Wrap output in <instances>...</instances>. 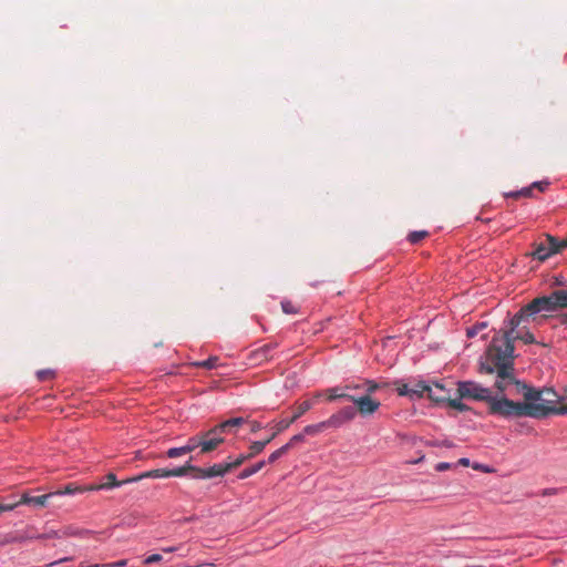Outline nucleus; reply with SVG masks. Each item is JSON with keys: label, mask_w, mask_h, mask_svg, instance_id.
<instances>
[{"label": "nucleus", "mask_w": 567, "mask_h": 567, "mask_svg": "<svg viewBox=\"0 0 567 567\" xmlns=\"http://www.w3.org/2000/svg\"><path fill=\"white\" fill-rule=\"evenodd\" d=\"M480 372L496 373L495 388L508 394L507 401H495L494 410L499 417H535L549 414L565 415L559 395L549 388L536 389L516 380L514 375L513 347L506 336H499L487 347L480 359Z\"/></svg>", "instance_id": "obj_1"}, {"label": "nucleus", "mask_w": 567, "mask_h": 567, "mask_svg": "<svg viewBox=\"0 0 567 567\" xmlns=\"http://www.w3.org/2000/svg\"><path fill=\"white\" fill-rule=\"evenodd\" d=\"M565 307H567L566 290H555L548 296L535 298L511 318L512 330L537 313L554 312Z\"/></svg>", "instance_id": "obj_2"}, {"label": "nucleus", "mask_w": 567, "mask_h": 567, "mask_svg": "<svg viewBox=\"0 0 567 567\" xmlns=\"http://www.w3.org/2000/svg\"><path fill=\"white\" fill-rule=\"evenodd\" d=\"M457 392L460 398L485 401L487 403L488 413L496 416H499V414L495 412L493 408L494 402L508 400V394L505 391L497 389V393L492 395L489 389L484 388L474 381H460L457 383Z\"/></svg>", "instance_id": "obj_3"}, {"label": "nucleus", "mask_w": 567, "mask_h": 567, "mask_svg": "<svg viewBox=\"0 0 567 567\" xmlns=\"http://www.w3.org/2000/svg\"><path fill=\"white\" fill-rule=\"evenodd\" d=\"M187 474L186 467L176 468H155L143 472L136 476L124 480V483H136L145 478H167V477H181Z\"/></svg>", "instance_id": "obj_4"}, {"label": "nucleus", "mask_w": 567, "mask_h": 567, "mask_svg": "<svg viewBox=\"0 0 567 567\" xmlns=\"http://www.w3.org/2000/svg\"><path fill=\"white\" fill-rule=\"evenodd\" d=\"M199 433L202 454L215 451L225 441V434L218 424L207 431H200Z\"/></svg>", "instance_id": "obj_5"}, {"label": "nucleus", "mask_w": 567, "mask_h": 567, "mask_svg": "<svg viewBox=\"0 0 567 567\" xmlns=\"http://www.w3.org/2000/svg\"><path fill=\"white\" fill-rule=\"evenodd\" d=\"M350 401L357 406V413L359 412L362 416H368L374 414L381 403L377 399H372L371 395L363 394L361 396H357L352 394V399Z\"/></svg>", "instance_id": "obj_6"}, {"label": "nucleus", "mask_w": 567, "mask_h": 567, "mask_svg": "<svg viewBox=\"0 0 567 567\" xmlns=\"http://www.w3.org/2000/svg\"><path fill=\"white\" fill-rule=\"evenodd\" d=\"M549 185H550V183L548 181L534 182L529 186L523 187L519 190L505 193V197L513 198V199H519L522 197L532 198L535 196V192L544 193L547 190Z\"/></svg>", "instance_id": "obj_7"}, {"label": "nucleus", "mask_w": 567, "mask_h": 567, "mask_svg": "<svg viewBox=\"0 0 567 567\" xmlns=\"http://www.w3.org/2000/svg\"><path fill=\"white\" fill-rule=\"evenodd\" d=\"M509 330L508 331H505V332H497L493 338H492V341L489 343V346L493 343L494 339L499 337V336H506L508 337L509 339V342H511V346L514 348L513 346V339H518V340H522L525 344H532L535 342V338L533 336V333L525 329V327L520 328V324L515 328L514 330H512V323L509 322Z\"/></svg>", "instance_id": "obj_8"}, {"label": "nucleus", "mask_w": 567, "mask_h": 567, "mask_svg": "<svg viewBox=\"0 0 567 567\" xmlns=\"http://www.w3.org/2000/svg\"><path fill=\"white\" fill-rule=\"evenodd\" d=\"M529 255L533 257V259H536L538 261H545L555 255V250L551 247V243L547 240V234L544 236L543 239L534 244V249Z\"/></svg>", "instance_id": "obj_9"}, {"label": "nucleus", "mask_w": 567, "mask_h": 567, "mask_svg": "<svg viewBox=\"0 0 567 567\" xmlns=\"http://www.w3.org/2000/svg\"><path fill=\"white\" fill-rule=\"evenodd\" d=\"M322 394H326L327 395V400L329 402H332V401H336V400H340V399H343V400H348L350 401V399H352V394L351 393H348L346 392V388L344 385H339V386H333V388H329L327 389L324 392H317L315 394V398L318 399L320 398Z\"/></svg>", "instance_id": "obj_10"}, {"label": "nucleus", "mask_w": 567, "mask_h": 567, "mask_svg": "<svg viewBox=\"0 0 567 567\" xmlns=\"http://www.w3.org/2000/svg\"><path fill=\"white\" fill-rule=\"evenodd\" d=\"M450 390L439 382L431 384L427 398L436 403L447 402L450 400Z\"/></svg>", "instance_id": "obj_11"}, {"label": "nucleus", "mask_w": 567, "mask_h": 567, "mask_svg": "<svg viewBox=\"0 0 567 567\" xmlns=\"http://www.w3.org/2000/svg\"><path fill=\"white\" fill-rule=\"evenodd\" d=\"M93 488L91 484L89 485H79L75 483H69L63 488L58 489L55 492H50L53 496H63V495H74V494H81L85 492H92Z\"/></svg>", "instance_id": "obj_12"}, {"label": "nucleus", "mask_w": 567, "mask_h": 567, "mask_svg": "<svg viewBox=\"0 0 567 567\" xmlns=\"http://www.w3.org/2000/svg\"><path fill=\"white\" fill-rule=\"evenodd\" d=\"M52 497L51 493H47L40 496H32L29 492H24L18 503L25 505H33L39 507L47 506L48 501Z\"/></svg>", "instance_id": "obj_13"}, {"label": "nucleus", "mask_w": 567, "mask_h": 567, "mask_svg": "<svg viewBox=\"0 0 567 567\" xmlns=\"http://www.w3.org/2000/svg\"><path fill=\"white\" fill-rule=\"evenodd\" d=\"M277 347L278 344L272 342L264 344L251 352V359L258 363L267 361L271 358L270 352H272Z\"/></svg>", "instance_id": "obj_14"}, {"label": "nucleus", "mask_w": 567, "mask_h": 567, "mask_svg": "<svg viewBox=\"0 0 567 567\" xmlns=\"http://www.w3.org/2000/svg\"><path fill=\"white\" fill-rule=\"evenodd\" d=\"M105 480H106V482H104L102 484H91L93 491L110 489V488L118 487V486H122L123 484H125L124 481L118 482L116 480V476L113 473H109L105 476Z\"/></svg>", "instance_id": "obj_15"}, {"label": "nucleus", "mask_w": 567, "mask_h": 567, "mask_svg": "<svg viewBox=\"0 0 567 567\" xmlns=\"http://www.w3.org/2000/svg\"><path fill=\"white\" fill-rule=\"evenodd\" d=\"M431 389V384L424 381H417L411 386L412 390V399H421L424 394L429 395Z\"/></svg>", "instance_id": "obj_16"}, {"label": "nucleus", "mask_w": 567, "mask_h": 567, "mask_svg": "<svg viewBox=\"0 0 567 567\" xmlns=\"http://www.w3.org/2000/svg\"><path fill=\"white\" fill-rule=\"evenodd\" d=\"M229 472V466L226 463H217L209 467H207V476L208 478L224 476Z\"/></svg>", "instance_id": "obj_17"}, {"label": "nucleus", "mask_w": 567, "mask_h": 567, "mask_svg": "<svg viewBox=\"0 0 567 567\" xmlns=\"http://www.w3.org/2000/svg\"><path fill=\"white\" fill-rule=\"evenodd\" d=\"M315 402L312 400H305L297 404L293 415L291 416V421L296 422L299 417H301L306 412H308Z\"/></svg>", "instance_id": "obj_18"}, {"label": "nucleus", "mask_w": 567, "mask_h": 567, "mask_svg": "<svg viewBox=\"0 0 567 567\" xmlns=\"http://www.w3.org/2000/svg\"><path fill=\"white\" fill-rule=\"evenodd\" d=\"M272 441V437H269V440L265 441H255L249 445V453L248 455L250 458L255 457L256 455L260 454L265 447Z\"/></svg>", "instance_id": "obj_19"}, {"label": "nucleus", "mask_w": 567, "mask_h": 567, "mask_svg": "<svg viewBox=\"0 0 567 567\" xmlns=\"http://www.w3.org/2000/svg\"><path fill=\"white\" fill-rule=\"evenodd\" d=\"M265 465H266V461H259L256 464H254L252 466L244 468L238 474V478L246 480V478L250 477L251 475L256 474L257 472H259Z\"/></svg>", "instance_id": "obj_20"}, {"label": "nucleus", "mask_w": 567, "mask_h": 567, "mask_svg": "<svg viewBox=\"0 0 567 567\" xmlns=\"http://www.w3.org/2000/svg\"><path fill=\"white\" fill-rule=\"evenodd\" d=\"M547 240L551 243V247L555 250L556 254H560L565 249H567V237L559 239L553 235L547 234Z\"/></svg>", "instance_id": "obj_21"}, {"label": "nucleus", "mask_w": 567, "mask_h": 567, "mask_svg": "<svg viewBox=\"0 0 567 567\" xmlns=\"http://www.w3.org/2000/svg\"><path fill=\"white\" fill-rule=\"evenodd\" d=\"M192 365L196 367V368H204L207 370H212V369H216L220 364H219V358L212 355L206 360L193 362Z\"/></svg>", "instance_id": "obj_22"}, {"label": "nucleus", "mask_w": 567, "mask_h": 567, "mask_svg": "<svg viewBox=\"0 0 567 567\" xmlns=\"http://www.w3.org/2000/svg\"><path fill=\"white\" fill-rule=\"evenodd\" d=\"M429 236H430V233L427 230H413L408 234L406 240L411 245H419L422 240H424Z\"/></svg>", "instance_id": "obj_23"}, {"label": "nucleus", "mask_w": 567, "mask_h": 567, "mask_svg": "<svg viewBox=\"0 0 567 567\" xmlns=\"http://www.w3.org/2000/svg\"><path fill=\"white\" fill-rule=\"evenodd\" d=\"M363 385H365V394L371 395L378 390L388 385L385 382H377L370 379H363Z\"/></svg>", "instance_id": "obj_24"}, {"label": "nucleus", "mask_w": 567, "mask_h": 567, "mask_svg": "<svg viewBox=\"0 0 567 567\" xmlns=\"http://www.w3.org/2000/svg\"><path fill=\"white\" fill-rule=\"evenodd\" d=\"M280 305L286 315H298L300 312V307L289 299L281 300Z\"/></svg>", "instance_id": "obj_25"}, {"label": "nucleus", "mask_w": 567, "mask_h": 567, "mask_svg": "<svg viewBox=\"0 0 567 567\" xmlns=\"http://www.w3.org/2000/svg\"><path fill=\"white\" fill-rule=\"evenodd\" d=\"M245 423V420L243 417H233V419H229V420H226L221 423H219V427L221 429V431L224 432V434H226L230 427H234V426H239V425H243Z\"/></svg>", "instance_id": "obj_26"}, {"label": "nucleus", "mask_w": 567, "mask_h": 567, "mask_svg": "<svg viewBox=\"0 0 567 567\" xmlns=\"http://www.w3.org/2000/svg\"><path fill=\"white\" fill-rule=\"evenodd\" d=\"M245 423V420L243 417H233V419H229V420H226L221 423H219V427L221 429V431L224 432V434H226L230 427H234V426H239V425H243Z\"/></svg>", "instance_id": "obj_27"}, {"label": "nucleus", "mask_w": 567, "mask_h": 567, "mask_svg": "<svg viewBox=\"0 0 567 567\" xmlns=\"http://www.w3.org/2000/svg\"><path fill=\"white\" fill-rule=\"evenodd\" d=\"M343 423L352 421L357 415V410L353 406H344L338 411Z\"/></svg>", "instance_id": "obj_28"}, {"label": "nucleus", "mask_w": 567, "mask_h": 567, "mask_svg": "<svg viewBox=\"0 0 567 567\" xmlns=\"http://www.w3.org/2000/svg\"><path fill=\"white\" fill-rule=\"evenodd\" d=\"M327 430L324 421L305 426L303 434L316 435Z\"/></svg>", "instance_id": "obj_29"}, {"label": "nucleus", "mask_w": 567, "mask_h": 567, "mask_svg": "<svg viewBox=\"0 0 567 567\" xmlns=\"http://www.w3.org/2000/svg\"><path fill=\"white\" fill-rule=\"evenodd\" d=\"M486 328H487V322H485V321L477 322L466 329V337L468 339H472V338L476 337L480 332L485 330Z\"/></svg>", "instance_id": "obj_30"}, {"label": "nucleus", "mask_w": 567, "mask_h": 567, "mask_svg": "<svg viewBox=\"0 0 567 567\" xmlns=\"http://www.w3.org/2000/svg\"><path fill=\"white\" fill-rule=\"evenodd\" d=\"M184 447L187 449V453H190V452L195 451L198 447L202 450L200 433L198 432L197 434L190 436L187 440V442L184 445Z\"/></svg>", "instance_id": "obj_31"}, {"label": "nucleus", "mask_w": 567, "mask_h": 567, "mask_svg": "<svg viewBox=\"0 0 567 567\" xmlns=\"http://www.w3.org/2000/svg\"><path fill=\"white\" fill-rule=\"evenodd\" d=\"M56 373L52 369H43L37 372V378L40 382L51 381L55 378Z\"/></svg>", "instance_id": "obj_32"}, {"label": "nucleus", "mask_w": 567, "mask_h": 567, "mask_svg": "<svg viewBox=\"0 0 567 567\" xmlns=\"http://www.w3.org/2000/svg\"><path fill=\"white\" fill-rule=\"evenodd\" d=\"M324 423H326L327 429H329V427L338 429L344 424L338 412L333 413L329 419L324 420Z\"/></svg>", "instance_id": "obj_33"}, {"label": "nucleus", "mask_w": 567, "mask_h": 567, "mask_svg": "<svg viewBox=\"0 0 567 567\" xmlns=\"http://www.w3.org/2000/svg\"><path fill=\"white\" fill-rule=\"evenodd\" d=\"M395 384L398 385L396 392L400 396H409L412 399V390L411 386H409V384H406L402 380L395 381Z\"/></svg>", "instance_id": "obj_34"}, {"label": "nucleus", "mask_w": 567, "mask_h": 567, "mask_svg": "<svg viewBox=\"0 0 567 567\" xmlns=\"http://www.w3.org/2000/svg\"><path fill=\"white\" fill-rule=\"evenodd\" d=\"M292 423H293V421H291V417L288 419V420H280L275 425V432L269 437H272V440H274L279 433H281L285 430H287Z\"/></svg>", "instance_id": "obj_35"}, {"label": "nucleus", "mask_w": 567, "mask_h": 567, "mask_svg": "<svg viewBox=\"0 0 567 567\" xmlns=\"http://www.w3.org/2000/svg\"><path fill=\"white\" fill-rule=\"evenodd\" d=\"M346 392L350 393L351 391H363L365 393V385H363V380L360 381H349L344 384Z\"/></svg>", "instance_id": "obj_36"}, {"label": "nucleus", "mask_w": 567, "mask_h": 567, "mask_svg": "<svg viewBox=\"0 0 567 567\" xmlns=\"http://www.w3.org/2000/svg\"><path fill=\"white\" fill-rule=\"evenodd\" d=\"M288 451H289V445H282L281 447H279L278 450H276L275 452H272L269 455L268 461H266V463H270V464L275 463L282 455H285Z\"/></svg>", "instance_id": "obj_37"}, {"label": "nucleus", "mask_w": 567, "mask_h": 567, "mask_svg": "<svg viewBox=\"0 0 567 567\" xmlns=\"http://www.w3.org/2000/svg\"><path fill=\"white\" fill-rule=\"evenodd\" d=\"M187 468V471H192L194 472V475L193 477L194 478H202V480H205V478H208L207 476V467H197V466H194V465H186L185 466Z\"/></svg>", "instance_id": "obj_38"}, {"label": "nucleus", "mask_w": 567, "mask_h": 567, "mask_svg": "<svg viewBox=\"0 0 567 567\" xmlns=\"http://www.w3.org/2000/svg\"><path fill=\"white\" fill-rule=\"evenodd\" d=\"M250 460V456L247 454H239L236 458H234L230 462H227V466H229V471L233 468L239 467L241 464H244L246 461Z\"/></svg>", "instance_id": "obj_39"}, {"label": "nucleus", "mask_w": 567, "mask_h": 567, "mask_svg": "<svg viewBox=\"0 0 567 567\" xmlns=\"http://www.w3.org/2000/svg\"><path fill=\"white\" fill-rule=\"evenodd\" d=\"M184 454H187V449H185L184 445L179 447H171L166 451V456L168 458H176Z\"/></svg>", "instance_id": "obj_40"}, {"label": "nucleus", "mask_w": 567, "mask_h": 567, "mask_svg": "<svg viewBox=\"0 0 567 567\" xmlns=\"http://www.w3.org/2000/svg\"><path fill=\"white\" fill-rule=\"evenodd\" d=\"M127 565L126 559H121L113 563H106V564H93L90 567H125Z\"/></svg>", "instance_id": "obj_41"}, {"label": "nucleus", "mask_w": 567, "mask_h": 567, "mask_svg": "<svg viewBox=\"0 0 567 567\" xmlns=\"http://www.w3.org/2000/svg\"><path fill=\"white\" fill-rule=\"evenodd\" d=\"M447 404L451 408L456 409L458 411H465L466 410V405L463 404L460 399H451L450 398V400H447Z\"/></svg>", "instance_id": "obj_42"}, {"label": "nucleus", "mask_w": 567, "mask_h": 567, "mask_svg": "<svg viewBox=\"0 0 567 567\" xmlns=\"http://www.w3.org/2000/svg\"><path fill=\"white\" fill-rule=\"evenodd\" d=\"M305 435L306 434H303V432L293 435L286 445H289L290 450L296 443L302 442L305 440Z\"/></svg>", "instance_id": "obj_43"}, {"label": "nucleus", "mask_w": 567, "mask_h": 567, "mask_svg": "<svg viewBox=\"0 0 567 567\" xmlns=\"http://www.w3.org/2000/svg\"><path fill=\"white\" fill-rule=\"evenodd\" d=\"M161 560H162V556L159 554H152L145 558L144 564L152 565V564L158 563Z\"/></svg>", "instance_id": "obj_44"}, {"label": "nucleus", "mask_w": 567, "mask_h": 567, "mask_svg": "<svg viewBox=\"0 0 567 567\" xmlns=\"http://www.w3.org/2000/svg\"><path fill=\"white\" fill-rule=\"evenodd\" d=\"M19 505H20V503H18V502H16V503H10V504H0V513H2V512L13 511V509H14V508H17Z\"/></svg>", "instance_id": "obj_45"}, {"label": "nucleus", "mask_w": 567, "mask_h": 567, "mask_svg": "<svg viewBox=\"0 0 567 567\" xmlns=\"http://www.w3.org/2000/svg\"><path fill=\"white\" fill-rule=\"evenodd\" d=\"M453 464L451 463H447V462H440L435 465V470L437 472H444V471H447L450 468H452Z\"/></svg>", "instance_id": "obj_46"}, {"label": "nucleus", "mask_w": 567, "mask_h": 567, "mask_svg": "<svg viewBox=\"0 0 567 567\" xmlns=\"http://www.w3.org/2000/svg\"><path fill=\"white\" fill-rule=\"evenodd\" d=\"M183 548V545H179V546H171V547H163L162 548V551L163 553H175V551H178Z\"/></svg>", "instance_id": "obj_47"}, {"label": "nucleus", "mask_w": 567, "mask_h": 567, "mask_svg": "<svg viewBox=\"0 0 567 567\" xmlns=\"http://www.w3.org/2000/svg\"><path fill=\"white\" fill-rule=\"evenodd\" d=\"M68 560H71V558L64 557V558H61V559H58L55 561H52V563L48 564L45 567H53L55 565H59V564L68 561Z\"/></svg>", "instance_id": "obj_48"}, {"label": "nucleus", "mask_w": 567, "mask_h": 567, "mask_svg": "<svg viewBox=\"0 0 567 567\" xmlns=\"http://www.w3.org/2000/svg\"><path fill=\"white\" fill-rule=\"evenodd\" d=\"M557 493V489L556 488H545L543 492H542V495L543 496H548V495H554Z\"/></svg>", "instance_id": "obj_49"}, {"label": "nucleus", "mask_w": 567, "mask_h": 567, "mask_svg": "<svg viewBox=\"0 0 567 567\" xmlns=\"http://www.w3.org/2000/svg\"><path fill=\"white\" fill-rule=\"evenodd\" d=\"M261 427H262V426H261V423H259V422H257V421L252 422V424H251V431H252V432H257V431H259Z\"/></svg>", "instance_id": "obj_50"}, {"label": "nucleus", "mask_w": 567, "mask_h": 567, "mask_svg": "<svg viewBox=\"0 0 567 567\" xmlns=\"http://www.w3.org/2000/svg\"><path fill=\"white\" fill-rule=\"evenodd\" d=\"M423 460H424V455L421 454L416 460L408 461L406 463L408 464H417V463H421Z\"/></svg>", "instance_id": "obj_51"}, {"label": "nucleus", "mask_w": 567, "mask_h": 567, "mask_svg": "<svg viewBox=\"0 0 567 567\" xmlns=\"http://www.w3.org/2000/svg\"><path fill=\"white\" fill-rule=\"evenodd\" d=\"M559 400H561V405L563 406H567V388H566V391H565V395L559 396Z\"/></svg>", "instance_id": "obj_52"}, {"label": "nucleus", "mask_w": 567, "mask_h": 567, "mask_svg": "<svg viewBox=\"0 0 567 567\" xmlns=\"http://www.w3.org/2000/svg\"><path fill=\"white\" fill-rule=\"evenodd\" d=\"M458 464L467 466L470 464V461H468V458L463 457V458H460Z\"/></svg>", "instance_id": "obj_53"}, {"label": "nucleus", "mask_w": 567, "mask_h": 567, "mask_svg": "<svg viewBox=\"0 0 567 567\" xmlns=\"http://www.w3.org/2000/svg\"><path fill=\"white\" fill-rule=\"evenodd\" d=\"M51 537H58V533L56 532H52V534H50V535L41 536V538H51Z\"/></svg>", "instance_id": "obj_54"}, {"label": "nucleus", "mask_w": 567, "mask_h": 567, "mask_svg": "<svg viewBox=\"0 0 567 567\" xmlns=\"http://www.w3.org/2000/svg\"><path fill=\"white\" fill-rule=\"evenodd\" d=\"M90 566L91 565H86L84 561H82L79 567H90Z\"/></svg>", "instance_id": "obj_55"}, {"label": "nucleus", "mask_w": 567, "mask_h": 567, "mask_svg": "<svg viewBox=\"0 0 567 567\" xmlns=\"http://www.w3.org/2000/svg\"><path fill=\"white\" fill-rule=\"evenodd\" d=\"M65 535H68V536H74V535H78V533H65Z\"/></svg>", "instance_id": "obj_56"}, {"label": "nucleus", "mask_w": 567, "mask_h": 567, "mask_svg": "<svg viewBox=\"0 0 567 567\" xmlns=\"http://www.w3.org/2000/svg\"><path fill=\"white\" fill-rule=\"evenodd\" d=\"M148 457H150V458H154V457H156V456H155V455H153V454H150V455H148Z\"/></svg>", "instance_id": "obj_57"}]
</instances>
